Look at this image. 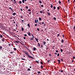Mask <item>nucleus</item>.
I'll return each mask as SVG.
<instances>
[{
	"mask_svg": "<svg viewBox=\"0 0 75 75\" xmlns=\"http://www.w3.org/2000/svg\"><path fill=\"white\" fill-rule=\"evenodd\" d=\"M23 52H24V53H25V54L26 55H27L28 57H29V58H32V59H34V58L32 56H30L28 52H27L25 51H23Z\"/></svg>",
	"mask_w": 75,
	"mask_h": 75,
	"instance_id": "obj_1",
	"label": "nucleus"
},
{
	"mask_svg": "<svg viewBox=\"0 0 75 75\" xmlns=\"http://www.w3.org/2000/svg\"><path fill=\"white\" fill-rule=\"evenodd\" d=\"M35 23L37 24V23H38V20H36L35 19Z\"/></svg>",
	"mask_w": 75,
	"mask_h": 75,
	"instance_id": "obj_2",
	"label": "nucleus"
},
{
	"mask_svg": "<svg viewBox=\"0 0 75 75\" xmlns=\"http://www.w3.org/2000/svg\"><path fill=\"white\" fill-rule=\"evenodd\" d=\"M35 38L36 41L37 42H38V39L37 38Z\"/></svg>",
	"mask_w": 75,
	"mask_h": 75,
	"instance_id": "obj_3",
	"label": "nucleus"
},
{
	"mask_svg": "<svg viewBox=\"0 0 75 75\" xmlns=\"http://www.w3.org/2000/svg\"><path fill=\"white\" fill-rule=\"evenodd\" d=\"M27 34H28V35L29 36H30V35H31V34L30 33V32H28H28H27Z\"/></svg>",
	"mask_w": 75,
	"mask_h": 75,
	"instance_id": "obj_4",
	"label": "nucleus"
},
{
	"mask_svg": "<svg viewBox=\"0 0 75 75\" xmlns=\"http://www.w3.org/2000/svg\"><path fill=\"white\" fill-rule=\"evenodd\" d=\"M61 42H62V43H64V41L63 39H62Z\"/></svg>",
	"mask_w": 75,
	"mask_h": 75,
	"instance_id": "obj_5",
	"label": "nucleus"
},
{
	"mask_svg": "<svg viewBox=\"0 0 75 75\" xmlns=\"http://www.w3.org/2000/svg\"><path fill=\"white\" fill-rule=\"evenodd\" d=\"M16 13H13V14L12 15H13V16H15L16 15Z\"/></svg>",
	"mask_w": 75,
	"mask_h": 75,
	"instance_id": "obj_6",
	"label": "nucleus"
},
{
	"mask_svg": "<svg viewBox=\"0 0 75 75\" xmlns=\"http://www.w3.org/2000/svg\"><path fill=\"white\" fill-rule=\"evenodd\" d=\"M43 43H44V45H45L46 42L45 41H43Z\"/></svg>",
	"mask_w": 75,
	"mask_h": 75,
	"instance_id": "obj_7",
	"label": "nucleus"
},
{
	"mask_svg": "<svg viewBox=\"0 0 75 75\" xmlns=\"http://www.w3.org/2000/svg\"><path fill=\"white\" fill-rule=\"evenodd\" d=\"M36 50V48L35 47H33V51H35Z\"/></svg>",
	"mask_w": 75,
	"mask_h": 75,
	"instance_id": "obj_8",
	"label": "nucleus"
},
{
	"mask_svg": "<svg viewBox=\"0 0 75 75\" xmlns=\"http://www.w3.org/2000/svg\"><path fill=\"white\" fill-rule=\"evenodd\" d=\"M38 47H40V43H38Z\"/></svg>",
	"mask_w": 75,
	"mask_h": 75,
	"instance_id": "obj_9",
	"label": "nucleus"
},
{
	"mask_svg": "<svg viewBox=\"0 0 75 75\" xmlns=\"http://www.w3.org/2000/svg\"><path fill=\"white\" fill-rule=\"evenodd\" d=\"M27 25H28V27L29 28H30V24H29V23H28L27 24Z\"/></svg>",
	"mask_w": 75,
	"mask_h": 75,
	"instance_id": "obj_10",
	"label": "nucleus"
},
{
	"mask_svg": "<svg viewBox=\"0 0 75 75\" xmlns=\"http://www.w3.org/2000/svg\"><path fill=\"white\" fill-rule=\"evenodd\" d=\"M58 63L59 64H60V62H61V61H60V60L58 59Z\"/></svg>",
	"mask_w": 75,
	"mask_h": 75,
	"instance_id": "obj_11",
	"label": "nucleus"
},
{
	"mask_svg": "<svg viewBox=\"0 0 75 75\" xmlns=\"http://www.w3.org/2000/svg\"><path fill=\"white\" fill-rule=\"evenodd\" d=\"M30 40H34V38H31L30 39Z\"/></svg>",
	"mask_w": 75,
	"mask_h": 75,
	"instance_id": "obj_12",
	"label": "nucleus"
},
{
	"mask_svg": "<svg viewBox=\"0 0 75 75\" xmlns=\"http://www.w3.org/2000/svg\"><path fill=\"white\" fill-rule=\"evenodd\" d=\"M39 20H40V21L41 20H42V18H41L40 17L39 18Z\"/></svg>",
	"mask_w": 75,
	"mask_h": 75,
	"instance_id": "obj_13",
	"label": "nucleus"
},
{
	"mask_svg": "<svg viewBox=\"0 0 75 75\" xmlns=\"http://www.w3.org/2000/svg\"><path fill=\"white\" fill-rule=\"evenodd\" d=\"M9 9H10V10H13V9L12 8H11L10 7H9Z\"/></svg>",
	"mask_w": 75,
	"mask_h": 75,
	"instance_id": "obj_14",
	"label": "nucleus"
},
{
	"mask_svg": "<svg viewBox=\"0 0 75 75\" xmlns=\"http://www.w3.org/2000/svg\"><path fill=\"white\" fill-rule=\"evenodd\" d=\"M21 29H22V30L23 31H24V28L23 27L21 28Z\"/></svg>",
	"mask_w": 75,
	"mask_h": 75,
	"instance_id": "obj_15",
	"label": "nucleus"
},
{
	"mask_svg": "<svg viewBox=\"0 0 75 75\" xmlns=\"http://www.w3.org/2000/svg\"><path fill=\"white\" fill-rule=\"evenodd\" d=\"M51 61L50 60H47L48 63H50Z\"/></svg>",
	"mask_w": 75,
	"mask_h": 75,
	"instance_id": "obj_16",
	"label": "nucleus"
},
{
	"mask_svg": "<svg viewBox=\"0 0 75 75\" xmlns=\"http://www.w3.org/2000/svg\"><path fill=\"white\" fill-rule=\"evenodd\" d=\"M40 12L41 14H42V11H40Z\"/></svg>",
	"mask_w": 75,
	"mask_h": 75,
	"instance_id": "obj_17",
	"label": "nucleus"
},
{
	"mask_svg": "<svg viewBox=\"0 0 75 75\" xmlns=\"http://www.w3.org/2000/svg\"><path fill=\"white\" fill-rule=\"evenodd\" d=\"M50 5H51L50 7H51V8H52V7H53V6L51 4Z\"/></svg>",
	"mask_w": 75,
	"mask_h": 75,
	"instance_id": "obj_18",
	"label": "nucleus"
},
{
	"mask_svg": "<svg viewBox=\"0 0 75 75\" xmlns=\"http://www.w3.org/2000/svg\"><path fill=\"white\" fill-rule=\"evenodd\" d=\"M19 4H21V3H22V2H21V1H19Z\"/></svg>",
	"mask_w": 75,
	"mask_h": 75,
	"instance_id": "obj_19",
	"label": "nucleus"
},
{
	"mask_svg": "<svg viewBox=\"0 0 75 75\" xmlns=\"http://www.w3.org/2000/svg\"><path fill=\"white\" fill-rule=\"evenodd\" d=\"M0 37L1 38H3V35H1L0 36Z\"/></svg>",
	"mask_w": 75,
	"mask_h": 75,
	"instance_id": "obj_20",
	"label": "nucleus"
},
{
	"mask_svg": "<svg viewBox=\"0 0 75 75\" xmlns=\"http://www.w3.org/2000/svg\"><path fill=\"white\" fill-rule=\"evenodd\" d=\"M60 51H61V52H62L63 51V50H62V49H60Z\"/></svg>",
	"mask_w": 75,
	"mask_h": 75,
	"instance_id": "obj_21",
	"label": "nucleus"
},
{
	"mask_svg": "<svg viewBox=\"0 0 75 75\" xmlns=\"http://www.w3.org/2000/svg\"><path fill=\"white\" fill-rule=\"evenodd\" d=\"M47 14H48V16H50V13H48L47 12Z\"/></svg>",
	"mask_w": 75,
	"mask_h": 75,
	"instance_id": "obj_22",
	"label": "nucleus"
},
{
	"mask_svg": "<svg viewBox=\"0 0 75 75\" xmlns=\"http://www.w3.org/2000/svg\"><path fill=\"white\" fill-rule=\"evenodd\" d=\"M32 38H34L35 37L33 36V34H32Z\"/></svg>",
	"mask_w": 75,
	"mask_h": 75,
	"instance_id": "obj_23",
	"label": "nucleus"
},
{
	"mask_svg": "<svg viewBox=\"0 0 75 75\" xmlns=\"http://www.w3.org/2000/svg\"><path fill=\"white\" fill-rule=\"evenodd\" d=\"M21 59H22V60H25V59H24V58H21Z\"/></svg>",
	"mask_w": 75,
	"mask_h": 75,
	"instance_id": "obj_24",
	"label": "nucleus"
},
{
	"mask_svg": "<svg viewBox=\"0 0 75 75\" xmlns=\"http://www.w3.org/2000/svg\"><path fill=\"white\" fill-rule=\"evenodd\" d=\"M25 1L24 0H22V3H24Z\"/></svg>",
	"mask_w": 75,
	"mask_h": 75,
	"instance_id": "obj_25",
	"label": "nucleus"
},
{
	"mask_svg": "<svg viewBox=\"0 0 75 75\" xmlns=\"http://www.w3.org/2000/svg\"><path fill=\"white\" fill-rule=\"evenodd\" d=\"M40 67H41V69H42V68H43V67L42 65Z\"/></svg>",
	"mask_w": 75,
	"mask_h": 75,
	"instance_id": "obj_26",
	"label": "nucleus"
},
{
	"mask_svg": "<svg viewBox=\"0 0 75 75\" xmlns=\"http://www.w3.org/2000/svg\"><path fill=\"white\" fill-rule=\"evenodd\" d=\"M36 62H37L38 64H39V62L37 61H36Z\"/></svg>",
	"mask_w": 75,
	"mask_h": 75,
	"instance_id": "obj_27",
	"label": "nucleus"
},
{
	"mask_svg": "<svg viewBox=\"0 0 75 75\" xmlns=\"http://www.w3.org/2000/svg\"><path fill=\"white\" fill-rule=\"evenodd\" d=\"M1 40L2 41H3L4 42V39H2Z\"/></svg>",
	"mask_w": 75,
	"mask_h": 75,
	"instance_id": "obj_28",
	"label": "nucleus"
},
{
	"mask_svg": "<svg viewBox=\"0 0 75 75\" xmlns=\"http://www.w3.org/2000/svg\"><path fill=\"white\" fill-rule=\"evenodd\" d=\"M39 24L40 25L41 24V22H39L38 24V25H39Z\"/></svg>",
	"mask_w": 75,
	"mask_h": 75,
	"instance_id": "obj_29",
	"label": "nucleus"
},
{
	"mask_svg": "<svg viewBox=\"0 0 75 75\" xmlns=\"http://www.w3.org/2000/svg\"><path fill=\"white\" fill-rule=\"evenodd\" d=\"M15 42H16L17 43H18V41H15Z\"/></svg>",
	"mask_w": 75,
	"mask_h": 75,
	"instance_id": "obj_30",
	"label": "nucleus"
},
{
	"mask_svg": "<svg viewBox=\"0 0 75 75\" xmlns=\"http://www.w3.org/2000/svg\"><path fill=\"white\" fill-rule=\"evenodd\" d=\"M54 10H55L56 9V8H55V6H54L53 7Z\"/></svg>",
	"mask_w": 75,
	"mask_h": 75,
	"instance_id": "obj_31",
	"label": "nucleus"
},
{
	"mask_svg": "<svg viewBox=\"0 0 75 75\" xmlns=\"http://www.w3.org/2000/svg\"><path fill=\"white\" fill-rule=\"evenodd\" d=\"M38 74H40L41 72L40 71H38Z\"/></svg>",
	"mask_w": 75,
	"mask_h": 75,
	"instance_id": "obj_32",
	"label": "nucleus"
},
{
	"mask_svg": "<svg viewBox=\"0 0 75 75\" xmlns=\"http://www.w3.org/2000/svg\"><path fill=\"white\" fill-rule=\"evenodd\" d=\"M16 50H17V49H16V48H14V50L15 51H16Z\"/></svg>",
	"mask_w": 75,
	"mask_h": 75,
	"instance_id": "obj_33",
	"label": "nucleus"
},
{
	"mask_svg": "<svg viewBox=\"0 0 75 75\" xmlns=\"http://www.w3.org/2000/svg\"><path fill=\"white\" fill-rule=\"evenodd\" d=\"M41 7H44V5H41Z\"/></svg>",
	"mask_w": 75,
	"mask_h": 75,
	"instance_id": "obj_34",
	"label": "nucleus"
},
{
	"mask_svg": "<svg viewBox=\"0 0 75 75\" xmlns=\"http://www.w3.org/2000/svg\"><path fill=\"white\" fill-rule=\"evenodd\" d=\"M39 2L40 3H42V1H39Z\"/></svg>",
	"mask_w": 75,
	"mask_h": 75,
	"instance_id": "obj_35",
	"label": "nucleus"
},
{
	"mask_svg": "<svg viewBox=\"0 0 75 75\" xmlns=\"http://www.w3.org/2000/svg\"><path fill=\"white\" fill-rule=\"evenodd\" d=\"M13 30L14 31H16V29H13Z\"/></svg>",
	"mask_w": 75,
	"mask_h": 75,
	"instance_id": "obj_36",
	"label": "nucleus"
},
{
	"mask_svg": "<svg viewBox=\"0 0 75 75\" xmlns=\"http://www.w3.org/2000/svg\"><path fill=\"white\" fill-rule=\"evenodd\" d=\"M53 19H54L55 20H56V18H55V17L53 18Z\"/></svg>",
	"mask_w": 75,
	"mask_h": 75,
	"instance_id": "obj_37",
	"label": "nucleus"
},
{
	"mask_svg": "<svg viewBox=\"0 0 75 75\" xmlns=\"http://www.w3.org/2000/svg\"><path fill=\"white\" fill-rule=\"evenodd\" d=\"M21 18H23V16H22V15H21Z\"/></svg>",
	"mask_w": 75,
	"mask_h": 75,
	"instance_id": "obj_38",
	"label": "nucleus"
},
{
	"mask_svg": "<svg viewBox=\"0 0 75 75\" xmlns=\"http://www.w3.org/2000/svg\"><path fill=\"white\" fill-rule=\"evenodd\" d=\"M28 11H31V10L30 9H28Z\"/></svg>",
	"mask_w": 75,
	"mask_h": 75,
	"instance_id": "obj_39",
	"label": "nucleus"
},
{
	"mask_svg": "<svg viewBox=\"0 0 75 75\" xmlns=\"http://www.w3.org/2000/svg\"><path fill=\"white\" fill-rule=\"evenodd\" d=\"M59 3L60 4H61V2H60V1H59Z\"/></svg>",
	"mask_w": 75,
	"mask_h": 75,
	"instance_id": "obj_40",
	"label": "nucleus"
},
{
	"mask_svg": "<svg viewBox=\"0 0 75 75\" xmlns=\"http://www.w3.org/2000/svg\"><path fill=\"white\" fill-rule=\"evenodd\" d=\"M59 54H58L57 55V57H59Z\"/></svg>",
	"mask_w": 75,
	"mask_h": 75,
	"instance_id": "obj_41",
	"label": "nucleus"
},
{
	"mask_svg": "<svg viewBox=\"0 0 75 75\" xmlns=\"http://www.w3.org/2000/svg\"><path fill=\"white\" fill-rule=\"evenodd\" d=\"M40 64H42V65L43 64V62H40Z\"/></svg>",
	"mask_w": 75,
	"mask_h": 75,
	"instance_id": "obj_42",
	"label": "nucleus"
},
{
	"mask_svg": "<svg viewBox=\"0 0 75 75\" xmlns=\"http://www.w3.org/2000/svg\"><path fill=\"white\" fill-rule=\"evenodd\" d=\"M49 55L50 57H51V54H49Z\"/></svg>",
	"mask_w": 75,
	"mask_h": 75,
	"instance_id": "obj_43",
	"label": "nucleus"
},
{
	"mask_svg": "<svg viewBox=\"0 0 75 75\" xmlns=\"http://www.w3.org/2000/svg\"><path fill=\"white\" fill-rule=\"evenodd\" d=\"M37 30H38V31H40V30L39 29V28H38L37 29Z\"/></svg>",
	"mask_w": 75,
	"mask_h": 75,
	"instance_id": "obj_44",
	"label": "nucleus"
},
{
	"mask_svg": "<svg viewBox=\"0 0 75 75\" xmlns=\"http://www.w3.org/2000/svg\"><path fill=\"white\" fill-rule=\"evenodd\" d=\"M57 8L58 10H59V7H58Z\"/></svg>",
	"mask_w": 75,
	"mask_h": 75,
	"instance_id": "obj_45",
	"label": "nucleus"
},
{
	"mask_svg": "<svg viewBox=\"0 0 75 75\" xmlns=\"http://www.w3.org/2000/svg\"><path fill=\"white\" fill-rule=\"evenodd\" d=\"M24 36H25V37H27V34H25L24 35Z\"/></svg>",
	"mask_w": 75,
	"mask_h": 75,
	"instance_id": "obj_46",
	"label": "nucleus"
},
{
	"mask_svg": "<svg viewBox=\"0 0 75 75\" xmlns=\"http://www.w3.org/2000/svg\"><path fill=\"white\" fill-rule=\"evenodd\" d=\"M2 48V47L1 46H0V50H1Z\"/></svg>",
	"mask_w": 75,
	"mask_h": 75,
	"instance_id": "obj_47",
	"label": "nucleus"
},
{
	"mask_svg": "<svg viewBox=\"0 0 75 75\" xmlns=\"http://www.w3.org/2000/svg\"><path fill=\"white\" fill-rule=\"evenodd\" d=\"M28 71H30V68L28 69Z\"/></svg>",
	"mask_w": 75,
	"mask_h": 75,
	"instance_id": "obj_48",
	"label": "nucleus"
},
{
	"mask_svg": "<svg viewBox=\"0 0 75 75\" xmlns=\"http://www.w3.org/2000/svg\"><path fill=\"white\" fill-rule=\"evenodd\" d=\"M28 8V6H26V9H27V8Z\"/></svg>",
	"mask_w": 75,
	"mask_h": 75,
	"instance_id": "obj_49",
	"label": "nucleus"
},
{
	"mask_svg": "<svg viewBox=\"0 0 75 75\" xmlns=\"http://www.w3.org/2000/svg\"><path fill=\"white\" fill-rule=\"evenodd\" d=\"M59 34H58L57 35V37H59Z\"/></svg>",
	"mask_w": 75,
	"mask_h": 75,
	"instance_id": "obj_50",
	"label": "nucleus"
},
{
	"mask_svg": "<svg viewBox=\"0 0 75 75\" xmlns=\"http://www.w3.org/2000/svg\"><path fill=\"white\" fill-rule=\"evenodd\" d=\"M17 26H18V25H17V24H16V27H17Z\"/></svg>",
	"mask_w": 75,
	"mask_h": 75,
	"instance_id": "obj_51",
	"label": "nucleus"
},
{
	"mask_svg": "<svg viewBox=\"0 0 75 75\" xmlns=\"http://www.w3.org/2000/svg\"><path fill=\"white\" fill-rule=\"evenodd\" d=\"M56 52H58V51L57 50H56Z\"/></svg>",
	"mask_w": 75,
	"mask_h": 75,
	"instance_id": "obj_52",
	"label": "nucleus"
},
{
	"mask_svg": "<svg viewBox=\"0 0 75 75\" xmlns=\"http://www.w3.org/2000/svg\"><path fill=\"white\" fill-rule=\"evenodd\" d=\"M29 14L30 15L31 14V12H29Z\"/></svg>",
	"mask_w": 75,
	"mask_h": 75,
	"instance_id": "obj_53",
	"label": "nucleus"
},
{
	"mask_svg": "<svg viewBox=\"0 0 75 75\" xmlns=\"http://www.w3.org/2000/svg\"><path fill=\"white\" fill-rule=\"evenodd\" d=\"M61 60L62 61H63V59H62V58L61 59Z\"/></svg>",
	"mask_w": 75,
	"mask_h": 75,
	"instance_id": "obj_54",
	"label": "nucleus"
},
{
	"mask_svg": "<svg viewBox=\"0 0 75 75\" xmlns=\"http://www.w3.org/2000/svg\"><path fill=\"white\" fill-rule=\"evenodd\" d=\"M73 29H75V26H74L73 28Z\"/></svg>",
	"mask_w": 75,
	"mask_h": 75,
	"instance_id": "obj_55",
	"label": "nucleus"
},
{
	"mask_svg": "<svg viewBox=\"0 0 75 75\" xmlns=\"http://www.w3.org/2000/svg\"><path fill=\"white\" fill-rule=\"evenodd\" d=\"M21 11H23V9H22L21 8Z\"/></svg>",
	"mask_w": 75,
	"mask_h": 75,
	"instance_id": "obj_56",
	"label": "nucleus"
},
{
	"mask_svg": "<svg viewBox=\"0 0 75 75\" xmlns=\"http://www.w3.org/2000/svg\"><path fill=\"white\" fill-rule=\"evenodd\" d=\"M62 37H63V38L64 37V35H62Z\"/></svg>",
	"mask_w": 75,
	"mask_h": 75,
	"instance_id": "obj_57",
	"label": "nucleus"
},
{
	"mask_svg": "<svg viewBox=\"0 0 75 75\" xmlns=\"http://www.w3.org/2000/svg\"><path fill=\"white\" fill-rule=\"evenodd\" d=\"M73 59H75V57H73Z\"/></svg>",
	"mask_w": 75,
	"mask_h": 75,
	"instance_id": "obj_58",
	"label": "nucleus"
},
{
	"mask_svg": "<svg viewBox=\"0 0 75 75\" xmlns=\"http://www.w3.org/2000/svg\"><path fill=\"white\" fill-rule=\"evenodd\" d=\"M12 11V12H14V10H12V11Z\"/></svg>",
	"mask_w": 75,
	"mask_h": 75,
	"instance_id": "obj_59",
	"label": "nucleus"
},
{
	"mask_svg": "<svg viewBox=\"0 0 75 75\" xmlns=\"http://www.w3.org/2000/svg\"><path fill=\"white\" fill-rule=\"evenodd\" d=\"M10 53H11V54H13V52H11Z\"/></svg>",
	"mask_w": 75,
	"mask_h": 75,
	"instance_id": "obj_60",
	"label": "nucleus"
},
{
	"mask_svg": "<svg viewBox=\"0 0 75 75\" xmlns=\"http://www.w3.org/2000/svg\"><path fill=\"white\" fill-rule=\"evenodd\" d=\"M63 45H61V47H63Z\"/></svg>",
	"mask_w": 75,
	"mask_h": 75,
	"instance_id": "obj_61",
	"label": "nucleus"
},
{
	"mask_svg": "<svg viewBox=\"0 0 75 75\" xmlns=\"http://www.w3.org/2000/svg\"><path fill=\"white\" fill-rule=\"evenodd\" d=\"M61 72H63V70H61Z\"/></svg>",
	"mask_w": 75,
	"mask_h": 75,
	"instance_id": "obj_62",
	"label": "nucleus"
},
{
	"mask_svg": "<svg viewBox=\"0 0 75 75\" xmlns=\"http://www.w3.org/2000/svg\"><path fill=\"white\" fill-rule=\"evenodd\" d=\"M23 39H25V37H23Z\"/></svg>",
	"mask_w": 75,
	"mask_h": 75,
	"instance_id": "obj_63",
	"label": "nucleus"
},
{
	"mask_svg": "<svg viewBox=\"0 0 75 75\" xmlns=\"http://www.w3.org/2000/svg\"><path fill=\"white\" fill-rule=\"evenodd\" d=\"M75 0H74L73 1V3H75Z\"/></svg>",
	"mask_w": 75,
	"mask_h": 75,
	"instance_id": "obj_64",
	"label": "nucleus"
}]
</instances>
